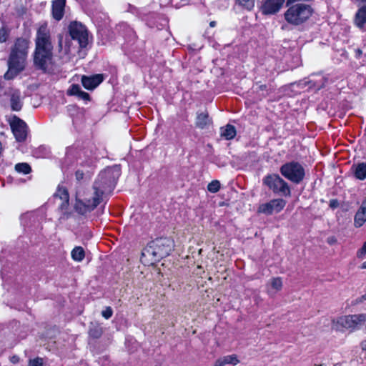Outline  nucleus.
<instances>
[{"mask_svg":"<svg viewBox=\"0 0 366 366\" xmlns=\"http://www.w3.org/2000/svg\"><path fill=\"white\" fill-rule=\"evenodd\" d=\"M119 175L120 168L118 166L102 171L94 183L92 196L86 192H76L75 211L80 214L93 211L101 202L102 196L114 189Z\"/></svg>","mask_w":366,"mask_h":366,"instance_id":"f257e3e1","label":"nucleus"},{"mask_svg":"<svg viewBox=\"0 0 366 366\" xmlns=\"http://www.w3.org/2000/svg\"><path fill=\"white\" fill-rule=\"evenodd\" d=\"M29 41L23 38H18L11 49L8 59V71L4 74L7 80L14 79L22 71L26 66Z\"/></svg>","mask_w":366,"mask_h":366,"instance_id":"f03ea898","label":"nucleus"},{"mask_svg":"<svg viewBox=\"0 0 366 366\" xmlns=\"http://www.w3.org/2000/svg\"><path fill=\"white\" fill-rule=\"evenodd\" d=\"M173 244L169 238H159L150 242L142 250V261L149 264L159 261L168 256L172 250Z\"/></svg>","mask_w":366,"mask_h":366,"instance_id":"7ed1b4c3","label":"nucleus"},{"mask_svg":"<svg viewBox=\"0 0 366 366\" xmlns=\"http://www.w3.org/2000/svg\"><path fill=\"white\" fill-rule=\"evenodd\" d=\"M310 6L297 4L290 6L285 13V20L291 24L300 25L305 21L312 14Z\"/></svg>","mask_w":366,"mask_h":366,"instance_id":"20e7f679","label":"nucleus"},{"mask_svg":"<svg viewBox=\"0 0 366 366\" xmlns=\"http://www.w3.org/2000/svg\"><path fill=\"white\" fill-rule=\"evenodd\" d=\"M366 322V314H355L342 316L336 321H332V327L335 330H340L342 327L350 331L359 330Z\"/></svg>","mask_w":366,"mask_h":366,"instance_id":"39448f33","label":"nucleus"},{"mask_svg":"<svg viewBox=\"0 0 366 366\" xmlns=\"http://www.w3.org/2000/svg\"><path fill=\"white\" fill-rule=\"evenodd\" d=\"M280 171L282 176L295 184H300L305 176L303 166L294 161L282 164Z\"/></svg>","mask_w":366,"mask_h":366,"instance_id":"423d86ee","label":"nucleus"},{"mask_svg":"<svg viewBox=\"0 0 366 366\" xmlns=\"http://www.w3.org/2000/svg\"><path fill=\"white\" fill-rule=\"evenodd\" d=\"M262 182L274 193L284 197H290L291 192L288 184L278 174H268L264 177Z\"/></svg>","mask_w":366,"mask_h":366,"instance_id":"0eeeda50","label":"nucleus"},{"mask_svg":"<svg viewBox=\"0 0 366 366\" xmlns=\"http://www.w3.org/2000/svg\"><path fill=\"white\" fill-rule=\"evenodd\" d=\"M69 34L72 39L77 40L81 48H85L89 42L88 31L80 22L73 21L69 26Z\"/></svg>","mask_w":366,"mask_h":366,"instance_id":"6e6552de","label":"nucleus"},{"mask_svg":"<svg viewBox=\"0 0 366 366\" xmlns=\"http://www.w3.org/2000/svg\"><path fill=\"white\" fill-rule=\"evenodd\" d=\"M52 59V51L41 50L34 52V64L44 71H48L51 69Z\"/></svg>","mask_w":366,"mask_h":366,"instance_id":"1a4fd4ad","label":"nucleus"},{"mask_svg":"<svg viewBox=\"0 0 366 366\" xmlns=\"http://www.w3.org/2000/svg\"><path fill=\"white\" fill-rule=\"evenodd\" d=\"M52 51L53 45L51 41L49 33L46 26H41L37 31L36 37L35 51Z\"/></svg>","mask_w":366,"mask_h":366,"instance_id":"9d476101","label":"nucleus"},{"mask_svg":"<svg viewBox=\"0 0 366 366\" xmlns=\"http://www.w3.org/2000/svg\"><path fill=\"white\" fill-rule=\"evenodd\" d=\"M10 127L17 142H24L27 136L26 124L16 116L9 120Z\"/></svg>","mask_w":366,"mask_h":366,"instance_id":"9b49d317","label":"nucleus"},{"mask_svg":"<svg viewBox=\"0 0 366 366\" xmlns=\"http://www.w3.org/2000/svg\"><path fill=\"white\" fill-rule=\"evenodd\" d=\"M286 202L282 199H275L262 204L259 207V212L264 213L265 214H272L273 212H280L285 206Z\"/></svg>","mask_w":366,"mask_h":366,"instance_id":"f8f14e48","label":"nucleus"},{"mask_svg":"<svg viewBox=\"0 0 366 366\" xmlns=\"http://www.w3.org/2000/svg\"><path fill=\"white\" fill-rule=\"evenodd\" d=\"M285 0H265L261 6V11L264 15L277 13L282 7Z\"/></svg>","mask_w":366,"mask_h":366,"instance_id":"ddd939ff","label":"nucleus"},{"mask_svg":"<svg viewBox=\"0 0 366 366\" xmlns=\"http://www.w3.org/2000/svg\"><path fill=\"white\" fill-rule=\"evenodd\" d=\"M103 80L104 76L102 74H94L92 76L83 75L81 81L86 89L93 90L99 85Z\"/></svg>","mask_w":366,"mask_h":366,"instance_id":"4468645a","label":"nucleus"},{"mask_svg":"<svg viewBox=\"0 0 366 366\" xmlns=\"http://www.w3.org/2000/svg\"><path fill=\"white\" fill-rule=\"evenodd\" d=\"M66 0H54L52 2L53 17L59 21L62 19L64 12Z\"/></svg>","mask_w":366,"mask_h":366,"instance_id":"2eb2a0df","label":"nucleus"},{"mask_svg":"<svg viewBox=\"0 0 366 366\" xmlns=\"http://www.w3.org/2000/svg\"><path fill=\"white\" fill-rule=\"evenodd\" d=\"M366 222V198L362 201V204L355 216V225L360 227Z\"/></svg>","mask_w":366,"mask_h":366,"instance_id":"dca6fc26","label":"nucleus"},{"mask_svg":"<svg viewBox=\"0 0 366 366\" xmlns=\"http://www.w3.org/2000/svg\"><path fill=\"white\" fill-rule=\"evenodd\" d=\"M327 81V79L320 74H313L306 83L310 85V87L319 90L325 86Z\"/></svg>","mask_w":366,"mask_h":366,"instance_id":"f3484780","label":"nucleus"},{"mask_svg":"<svg viewBox=\"0 0 366 366\" xmlns=\"http://www.w3.org/2000/svg\"><path fill=\"white\" fill-rule=\"evenodd\" d=\"M67 94L69 96H76L78 98L84 101H89V94L81 89L79 84H72L67 90Z\"/></svg>","mask_w":366,"mask_h":366,"instance_id":"a211bd4d","label":"nucleus"},{"mask_svg":"<svg viewBox=\"0 0 366 366\" xmlns=\"http://www.w3.org/2000/svg\"><path fill=\"white\" fill-rule=\"evenodd\" d=\"M10 104L13 111L19 112L21 109L23 103L21 100V94L19 91H14L11 94Z\"/></svg>","mask_w":366,"mask_h":366,"instance_id":"6ab92c4d","label":"nucleus"},{"mask_svg":"<svg viewBox=\"0 0 366 366\" xmlns=\"http://www.w3.org/2000/svg\"><path fill=\"white\" fill-rule=\"evenodd\" d=\"M366 23V5L358 9L355 17V25L362 29Z\"/></svg>","mask_w":366,"mask_h":366,"instance_id":"aec40b11","label":"nucleus"},{"mask_svg":"<svg viewBox=\"0 0 366 366\" xmlns=\"http://www.w3.org/2000/svg\"><path fill=\"white\" fill-rule=\"evenodd\" d=\"M355 177L360 179L364 180L366 178V163L362 162L352 167Z\"/></svg>","mask_w":366,"mask_h":366,"instance_id":"412c9836","label":"nucleus"},{"mask_svg":"<svg viewBox=\"0 0 366 366\" xmlns=\"http://www.w3.org/2000/svg\"><path fill=\"white\" fill-rule=\"evenodd\" d=\"M211 123L207 112L198 113L196 119V126L202 129H205Z\"/></svg>","mask_w":366,"mask_h":366,"instance_id":"4be33fe9","label":"nucleus"},{"mask_svg":"<svg viewBox=\"0 0 366 366\" xmlns=\"http://www.w3.org/2000/svg\"><path fill=\"white\" fill-rule=\"evenodd\" d=\"M236 135V129L231 124L226 125L225 127L221 128V136L226 139L229 140L233 139Z\"/></svg>","mask_w":366,"mask_h":366,"instance_id":"5701e85b","label":"nucleus"},{"mask_svg":"<svg viewBox=\"0 0 366 366\" xmlns=\"http://www.w3.org/2000/svg\"><path fill=\"white\" fill-rule=\"evenodd\" d=\"M71 257L74 261L81 262L84 258V250L81 247H75L71 251Z\"/></svg>","mask_w":366,"mask_h":366,"instance_id":"b1692460","label":"nucleus"},{"mask_svg":"<svg viewBox=\"0 0 366 366\" xmlns=\"http://www.w3.org/2000/svg\"><path fill=\"white\" fill-rule=\"evenodd\" d=\"M89 334L93 338H99L102 334V329L99 325L92 324L89 327Z\"/></svg>","mask_w":366,"mask_h":366,"instance_id":"393cba45","label":"nucleus"},{"mask_svg":"<svg viewBox=\"0 0 366 366\" xmlns=\"http://www.w3.org/2000/svg\"><path fill=\"white\" fill-rule=\"evenodd\" d=\"M15 170L19 173L27 174L31 172V169L27 163H18L15 165Z\"/></svg>","mask_w":366,"mask_h":366,"instance_id":"a878e982","label":"nucleus"},{"mask_svg":"<svg viewBox=\"0 0 366 366\" xmlns=\"http://www.w3.org/2000/svg\"><path fill=\"white\" fill-rule=\"evenodd\" d=\"M236 3L238 4L242 8L247 10H252L254 6V0H235Z\"/></svg>","mask_w":366,"mask_h":366,"instance_id":"bb28decb","label":"nucleus"},{"mask_svg":"<svg viewBox=\"0 0 366 366\" xmlns=\"http://www.w3.org/2000/svg\"><path fill=\"white\" fill-rule=\"evenodd\" d=\"M221 359L224 365H227V364H232L233 365H236L239 362L237 358V356L235 355L224 356V357H222Z\"/></svg>","mask_w":366,"mask_h":366,"instance_id":"cd10ccee","label":"nucleus"},{"mask_svg":"<svg viewBox=\"0 0 366 366\" xmlns=\"http://www.w3.org/2000/svg\"><path fill=\"white\" fill-rule=\"evenodd\" d=\"M56 197H59L62 201H69V196L66 189L63 187H59L56 193L55 194Z\"/></svg>","mask_w":366,"mask_h":366,"instance_id":"c85d7f7f","label":"nucleus"},{"mask_svg":"<svg viewBox=\"0 0 366 366\" xmlns=\"http://www.w3.org/2000/svg\"><path fill=\"white\" fill-rule=\"evenodd\" d=\"M270 285L272 289L276 291H279L282 289V281L280 277L272 278L270 281Z\"/></svg>","mask_w":366,"mask_h":366,"instance_id":"c756f323","label":"nucleus"},{"mask_svg":"<svg viewBox=\"0 0 366 366\" xmlns=\"http://www.w3.org/2000/svg\"><path fill=\"white\" fill-rule=\"evenodd\" d=\"M220 188V182L218 180H213L207 185V189L212 193L219 191Z\"/></svg>","mask_w":366,"mask_h":366,"instance_id":"7c9ffc66","label":"nucleus"},{"mask_svg":"<svg viewBox=\"0 0 366 366\" xmlns=\"http://www.w3.org/2000/svg\"><path fill=\"white\" fill-rule=\"evenodd\" d=\"M9 35V31L6 28H0V43L6 42L8 39Z\"/></svg>","mask_w":366,"mask_h":366,"instance_id":"2f4dec72","label":"nucleus"},{"mask_svg":"<svg viewBox=\"0 0 366 366\" xmlns=\"http://www.w3.org/2000/svg\"><path fill=\"white\" fill-rule=\"evenodd\" d=\"M43 359L41 357H36L33 360H30L29 362V366H42Z\"/></svg>","mask_w":366,"mask_h":366,"instance_id":"473e14b6","label":"nucleus"},{"mask_svg":"<svg viewBox=\"0 0 366 366\" xmlns=\"http://www.w3.org/2000/svg\"><path fill=\"white\" fill-rule=\"evenodd\" d=\"M112 314L113 311L110 307H107L102 312V316L107 320L109 319L112 316Z\"/></svg>","mask_w":366,"mask_h":366,"instance_id":"72a5a7b5","label":"nucleus"},{"mask_svg":"<svg viewBox=\"0 0 366 366\" xmlns=\"http://www.w3.org/2000/svg\"><path fill=\"white\" fill-rule=\"evenodd\" d=\"M84 177V172L81 169H77L75 172V177L76 181L79 182L83 179Z\"/></svg>","mask_w":366,"mask_h":366,"instance_id":"f704fd0d","label":"nucleus"},{"mask_svg":"<svg viewBox=\"0 0 366 366\" xmlns=\"http://www.w3.org/2000/svg\"><path fill=\"white\" fill-rule=\"evenodd\" d=\"M366 253V242L364 243L362 248L357 252V257L362 258Z\"/></svg>","mask_w":366,"mask_h":366,"instance_id":"c9c22d12","label":"nucleus"},{"mask_svg":"<svg viewBox=\"0 0 366 366\" xmlns=\"http://www.w3.org/2000/svg\"><path fill=\"white\" fill-rule=\"evenodd\" d=\"M62 43H63V36H62V35L59 34L58 36V48H59V51H61L63 50Z\"/></svg>","mask_w":366,"mask_h":366,"instance_id":"e433bc0d","label":"nucleus"},{"mask_svg":"<svg viewBox=\"0 0 366 366\" xmlns=\"http://www.w3.org/2000/svg\"><path fill=\"white\" fill-rule=\"evenodd\" d=\"M339 206V202L336 199H332L330 202V207L332 209L337 208Z\"/></svg>","mask_w":366,"mask_h":366,"instance_id":"4c0bfd02","label":"nucleus"},{"mask_svg":"<svg viewBox=\"0 0 366 366\" xmlns=\"http://www.w3.org/2000/svg\"><path fill=\"white\" fill-rule=\"evenodd\" d=\"M69 205V201H62L61 204L59 206L61 210H64L67 208Z\"/></svg>","mask_w":366,"mask_h":366,"instance_id":"58836bf2","label":"nucleus"},{"mask_svg":"<svg viewBox=\"0 0 366 366\" xmlns=\"http://www.w3.org/2000/svg\"><path fill=\"white\" fill-rule=\"evenodd\" d=\"M10 360H11V362L12 363L16 364V363H18V362H19V357L18 356H16V355H14V356H12V357H11Z\"/></svg>","mask_w":366,"mask_h":366,"instance_id":"ea45409f","label":"nucleus"},{"mask_svg":"<svg viewBox=\"0 0 366 366\" xmlns=\"http://www.w3.org/2000/svg\"><path fill=\"white\" fill-rule=\"evenodd\" d=\"M223 362L221 358L218 359L214 366H224Z\"/></svg>","mask_w":366,"mask_h":366,"instance_id":"a19ab883","label":"nucleus"},{"mask_svg":"<svg viewBox=\"0 0 366 366\" xmlns=\"http://www.w3.org/2000/svg\"><path fill=\"white\" fill-rule=\"evenodd\" d=\"M361 348L362 350L366 351V340L361 342Z\"/></svg>","mask_w":366,"mask_h":366,"instance_id":"79ce46f5","label":"nucleus"},{"mask_svg":"<svg viewBox=\"0 0 366 366\" xmlns=\"http://www.w3.org/2000/svg\"><path fill=\"white\" fill-rule=\"evenodd\" d=\"M356 56L357 57L360 56L362 54V51L360 49L355 50Z\"/></svg>","mask_w":366,"mask_h":366,"instance_id":"37998d69","label":"nucleus"},{"mask_svg":"<svg viewBox=\"0 0 366 366\" xmlns=\"http://www.w3.org/2000/svg\"><path fill=\"white\" fill-rule=\"evenodd\" d=\"M210 26L211 27H214L215 25H216V22L215 21H211L210 24H209Z\"/></svg>","mask_w":366,"mask_h":366,"instance_id":"c03bdc74","label":"nucleus"},{"mask_svg":"<svg viewBox=\"0 0 366 366\" xmlns=\"http://www.w3.org/2000/svg\"><path fill=\"white\" fill-rule=\"evenodd\" d=\"M362 269H366V261L365 262H363V264L362 265Z\"/></svg>","mask_w":366,"mask_h":366,"instance_id":"a18cd8bd","label":"nucleus"},{"mask_svg":"<svg viewBox=\"0 0 366 366\" xmlns=\"http://www.w3.org/2000/svg\"><path fill=\"white\" fill-rule=\"evenodd\" d=\"M265 87H266V86H265V85H261V86H259L260 89H262V90L264 89H265Z\"/></svg>","mask_w":366,"mask_h":366,"instance_id":"49530a36","label":"nucleus"},{"mask_svg":"<svg viewBox=\"0 0 366 366\" xmlns=\"http://www.w3.org/2000/svg\"><path fill=\"white\" fill-rule=\"evenodd\" d=\"M64 52H65V53H67V52H68V49H67V48H66V47H65V48L64 49Z\"/></svg>","mask_w":366,"mask_h":366,"instance_id":"de8ad7c7","label":"nucleus"},{"mask_svg":"<svg viewBox=\"0 0 366 366\" xmlns=\"http://www.w3.org/2000/svg\"><path fill=\"white\" fill-rule=\"evenodd\" d=\"M362 298L366 300V294L362 296Z\"/></svg>","mask_w":366,"mask_h":366,"instance_id":"09e8293b","label":"nucleus"},{"mask_svg":"<svg viewBox=\"0 0 366 366\" xmlns=\"http://www.w3.org/2000/svg\"><path fill=\"white\" fill-rule=\"evenodd\" d=\"M362 1L366 3V0H362Z\"/></svg>","mask_w":366,"mask_h":366,"instance_id":"8fccbe9b","label":"nucleus"},{"mask_svg":"<svg viewBox=\"0 0 366 366\" xmlns=\"http://www.w3.org/2000/svg\"><path fill=\"white\" fill-rule=\"evenodd\" d=\"M334 366H338L337 365H335Z\"/></svg>","mask_w":366,"mask_h":366,"instance_id":"3c124183","label":"nucleus"}]
</instances>
